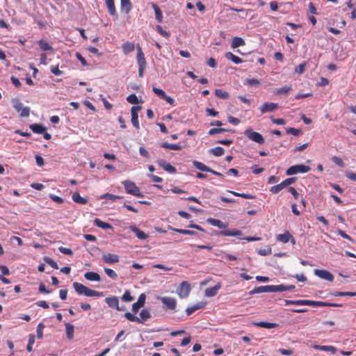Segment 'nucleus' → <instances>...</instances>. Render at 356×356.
<instances>
[{"label":"nucleus","mask_w":356,"mask_h":356,"mask_svg":"<svg viewBox=\"0 0 356 356\" xmlns=\"http://www.w3.org/2000/svg\"><path fill=\"white\" fill-rule=\"evenodd\" d=\"M305 66H306V63H301L300 65H298L296 69H295V72L299 74H302L303 72L305 71Z\"/></svg>","instance_id":"61"},{"label":"nucleus","mask_w":356,"mask_h":356,"mask_svg":"<svg viewBox=\"0 0 356 356\" xmlns=\"http://www.w3.org/2000/svg\"><path fill=\"white\" fill-rule=\"evenodd\" d=\"M13 103V107L17 112L20 113V116L28 117L29 115L30 110L29 107L23 108L22 104L18 99H13L12 100Z\"/></svg>","instance_id":"9"},{"label":"nucleus","mask_w":356,"mask_h":356,"mask_svg":"<svg viewBox=\"0 0 356 356\" xmlns=\"http://www.w3.org/2000/svg\"><path fill=\"white\" fill-rule=\"evenodd\" d=\"M50 71L56 76H60L63 74V71L59 70L58 65L51 66Z\"/></svg>","instance_id":"55"},{"label":"nucleus","mask_w":356,"mask_h":356,"mask_svg":"<svg viewBox=\"0 0 356 356\" xmlns=\"http://www.w3.org/2000/svg\"><path fill=\"white\" fill-rule=\"evenodd\" d=\"M227 192L234 195L235 196L242 197L245 199L253 200V199L256 198L255 195H250V194L238 193H235V192H232V191H228Z\"/></svg>","instance_id":"41"},{"label":"nucleus","mask_w":356,"mask_h":356,"mask_svg":"<svg viewBox=\"0 0 356 356\" xmlns=\"http://www.w3.org/2000/svg\"><path fill=\"white\" fill-rule=\"evenodd\" d=\"M142 109V106H134L131 107V122L134 127L137 129H140V124L138 121V113L139 111Z\"/></svg>","instance_id":"10"},{"label":"nucleus","mask_w":356,"mask_h":356,"mask_svg":"<svg viewBox=\"0 0 356 356\" xmlns=\"http://www.w3.org/2000/svg\"><path fill=\"white\" fill-rule=\"evenodd\" d=\"M38 44H39L40 47L43 51H52L53 50L52 47L45 40H40L38 42Z\"/></svg>","instance_id":"37"},{"label":"nucleus","mask_w":356,"mask_h":356,"mask_svg":"<svg viewBox=\"0 0 356 356\" xmlns=\"http://www.w3.org/2000/svg\"><path fill=\"white\" fill-rule=\"evenodd\" d=\"M152 8L155 12V17L158 22L161 23L163 22V13L160 10L159 7L154 3H151Z\"/></svg>","instance_id":"22"},{"label":"nucleus","mask_w":356,"mask_h":356,"mask_svg":"<svg viewBox=\"0 0 356 356\" xmlns=\"http://www.w3.org/2000/svg\"><path fill=\"white\" fill-rule=\"evenodd\" d=\"M211 152L215 155V156H221L222 155V147H217L211 150Z\"/></svg>","instance_id":"62"},{"label":"nucleus","mask_w":356,"mask_h":356,"mask_svg":"<svg viewBox=\"0 0 356 356\" xmlns=\"http://www.w3.org/2000/svg\"><path fill=\"white\" fill-rule=\"evenodd\" d=\"M44 328V325L42 323H40L37 326V337L38 339H42L43 337V330Z\"/></svg>","instance_id":"51"},{"label":"nucleus","mask_w":356,"mask_h":356,"mask_svg":"<svg viewBox=\"0 0 356 356\" xmlns=\"http://www.w3.org/2000/svg\"><path fill=\"white\" fill-rule=\"evenodd\" d=\"M124 316L126 318H127L129 321L131 322H137L138 323H142V321L139 318L131 314L130 312H126L124 314Z\"/></svg>","instance_id":"38"},{"label":"nucleus","mask_w":356,"mask_h":356,"mask_svg":"<svg viewBox=\"0 0 356 356\" xmlns=\"http://www.w3.org/2000/svg\"><path fill=\"white\" fill-rule=\"evenodd\" d=\"M245 40L242 38L235 37L232 40V48L235 49L240 46L245 45Z\"/></svg>","instance_id":"30"},{"label":"nucleus","mask_w":356,"mask_h":356,"mask_svg":"<svg viewBox=\"0 0 356 356\" xmlns=\"http://www.w3.org/2000/svg\"><path fill=\"white\" fill-rule=\"evenodd\" d=\"M94 224L103 229H113V227L111 224L108 222H103L99 218H95L94 220Z\"/></svg>","instance_id":"24"},{"label":"nucleus","mask_w":356,"mask_h":356,"mask_svg":"<svg viewBox=\"0 0 356 356\" xmlns=\"http://www.w3.org/2000/svg\"><path fill=\"white\" fill-rule=\"evenodd\" d=\"M314 274L316 276L321 277V279H323V280H327L330 282H332L334 280L333 275L330 272H329L326 270L315 269Z\"/></svg>","instance_id":"12"},{"label":"nucleus","mask_w":356,"mask_h":356,"mask_svg":"<svg viewBox=\"0 0 356 356\" xmlns=\"http://www.w3.org/2000/svg\"><path fill=\"white\" fill-rule=\"evenodd\" d=\"M145 298H146L145 294V293H141L139 296L137 302H134L132 305V310H133V312L135 314L138 311V309L140 307L144 306L145 302Z\"/></svg>","instance_id":"15"},{"label":"nucleus","mask_w":356,"mask_h":356,"mask_svg":"<svg viewBox=\"0 0 356 356\" xmlns=\"http://www.w3.org/2000/svg\"><path fill=\"white\" fill-rule=\"evenodd\" d=\"M58 250L64 254H67L69 256H72L73 254V252L70 248L60 246L58 248Z\"/></svg>","instance_id":"57"},{"label":"nucleus","mask_w":356,"mask_h":356,"mask_svg":"<svg viewBox=\"0 0 356 356\" xmlns=\"http://www.w3.org/2000/svg\"><path fill=\"white\" fill-rule=\"evenodd\" d=\"M72 285L76 292L79 295H84L87 297H101L104 295L103 292L91 289L79 282H74Z\"/></svg>","instance_id":"2"},{"label":"nucleus","mask_w":356,"mask_h":356,"mask_svg":"<svg viewBox=\"0 0 356 356\" xmlns=\"http://www.w3.org/2000/svg\"><path fill=\"white\" fill-rule=\"evenodd\" d=\"M102 260L106 264H115L119 261L120 257L118 254L107 253V254H103Z\"/></svg>","instance_id":"14"},{"label":"nucleus","mask_w":356,"mask_h":356,"mask_svg":"<svg viewBox=\"0 0 356 356\" xmlns=\"http://www.w3.org/2000/svg\"><path fill=\"white\" fill-rule=\"evenodd\" d=\"M286 132L287 134H292L293 136H298L302 133V131L301 129L290 127L286 129Z\"/></svg>","instance_id":"49"},{"label":"nucleus","mask_w":356,"mask_h":356,"mask_svg":"<svg viewBox=\"0 0 356 356\" xmlns=\"http://www.w3.org/2000/svg\"><path fill=\"white\" fill-rule=\"evenodd\" d=\"M247 83L250 86H256L259 85V81L256 79H247Z\"/></svg>","instance_id":"64"},{"label":"nucleus","mask_w":356,"mask_h":356,"mask_svg":"<svg viewBox=\"0 0 356 356\" xmlns=\"http://www.w3.org/2000/svg\"><path fill=\"white\" fill-rule=\"evenodd\" d=\"M122 300L124 302H131L134 300V297L129 291H126L122 296Z\"/></svg>","instance_id":"54"},{"label":"nucleus","mask_w":356,"mask_h":356,"mask_svg":"<svg viewBox=\"0 0 356 356\" xmlns=\"http://www.w3.org/2000/svg\"><path fill=\"white\" fill-rule=\"evenodd\" d=\"M332 161H333L334 163H336L337 165H339V166H340V167H341V168L344 167V165H345V164H344V163H343V160H342L341 158H339V157H337V156H333V157L332 158Z\"/></svg>","instance_id":"60"},{"label":"nucleus","mask_w":356,"mask_h":356,"mask_svg":"<svg viewBox=\"0 0 356 356\" xmlns=\"http://www.w3.org/2000/svg\"><path fill=\"white\" fill-rule=\"evenodd\" d=\"M291 86H284L283 88L277 89L276 94L277 95H283L284 96H286L288 92L291 90Z\"/></svg>","instance_id":"48"},{"label":"nucleus","mask_w":356,"mask_h":356,"mask_svg":"<svg viewBox=\"0 0 356 356\" xmlns=\"http://www.w3.org/2000/svg\"><path fill=\"white\" fill-rule=\"evenodd\" d=\"M34 342H35V336L33 334H30L29 337V342H28V344L26 346V350L29 352L32 351V350H33L32 346L34 343Z\"/></svg>","instance_id":"52"},{"label":"nucleus","mask_w":356,"mask_h":356,"mask_svg":"<svg viewBox=\"0 0 356 356\" xmlns=\"http://www.w3.org/2000/svg\"><path fill=\"white\" fill-rule=\"evenodd\" d=\"M207 222H208V223H209L210 225H211L213 226H216V227H220V228L222 227V222L220 220H218V219H214V218H209L207 219Z\"/></svg>","instance_id":"45"},{"label":"nucleus","mask_w":356,"mask_h":356,"mask_svg":"<svg viewBox=\"0 0 356 356\" xmlns=\"http://www.w3.org/2000/svg\"><path fill=\"white\" fill-rule=\"evenodd\" d=\"M106 304L111 308L116 309L117 310H121L119 307V300L116 296L107 297L105 299Z\"/></svg>","instance_id":"17"},{"label":"nucleus","mask_w":356,"mask_h":356,"mask_svg":"<svg viewBox=\"0 0 356 356\" xmlns=\"http://www.w3.org/2000/svg\"><path fill=\"white\" fill-rule=\"evenodd\" d=\"M253 325L257 327H264L268 329L275 328L278 326V324L277 323H268V322H258V323H253Z\"/></svg>","instance_id":"26"},{"label":"nucleus","mask_w":356,"mask_h":356,"mask_svg":"<svg viewBox=\"0 0 356 356\" xmlns=\"http://www.w3.org/2000/svg\"><path fill=\"white\" fill-rule=\"evenodd\" d=\"M161 147L165 148V149H172V150H181L182 148L181 146L179 145L170 144V143H168L166 142L162 143L161 144Z\"/></svg>","instance_id":"31"},{"label":"nucleus","mask_w":356,"mask_h":356,"mask_svg":"<svg viewBox=\"0 0 356 356\" xmlns=\"http://www.w3.org/2000/svg\"><path fill=\"white\" fill-rule=\"evenodd\" d=\"M156 163L161 168L169 173H175L177 172L176 168L165 160L159 159Z\"/></svg>","instance_id":"13"},{"label":"nucleus","mask_w":356,"mask_h":356,"mask_svg":"<svg viewBox=\"0 0 356 356\" xmlns=\"http://www.w3.org/2000/svg\"><path fill=\"white\" fill-rule=\"evenodd\" d=\"M49 197L56 203L63 204L64 202V200L62 197L57 196L56 195L50 194Z\"/></svg>","instance_id":"59"},{"label":"nucleus","mask_w":356,"mask_h":356,"mask_svg":"<svg viewBox=\"0 0 356 356\" xmlns=\"http://www.w3.org/2000/svg\"><path fill=\"white\" fill-rule=\"evenodd\" d=\"M193 165L198 170L202 171L211 172L213 173H216L214 171H212L209 168L205 165L204 163L195 161L193 162Z\"/></svg>","instance_id":"32"},{"label":"nucleus","mask_w":356,"mask_h":356,"mask_svg":"<svg viewBox=\"0 0 356 356\" xmlns=\"http://www.w3.org/2000/svg\"><path fill=\"white\" fill-rule=\"evenodd\" d=\"M206 303L204 302H199L193 306L188 307L186 309V313L187 316L191 315L193 312L197 311V309H202L205 307Z\"/></svg>","instance_id":"19"},{"label":"nucleus","mask_w":356,"mask_h":356,"mask_svg":"<svg viewBox=\"0 0 356 356\" xmlns=\"http://www.w3.org/2000/svg\"><path fill=\"white\" fill-rule=\"evenodd\" d=\"M220 285H216L213 287L208 288L205 291V295L207 297H212L217 293L218 290L220 289Z\"/></svg>","instance_id":"33"},{"label":"nucleus","mask_w":356,"mask_h":356,"mask_svg":"<svg viewBox=\"0 0 356 356\" xmlns=\"http://www.w3.org/2000/svg\"><path fill=\"white\" fill-rule=\"evenodd\" d=\"M156 29L157 31L163 37L167 38L170 37V33L168 31H165L161 26L157 25L156 26Z\"/></svg>","instance_id":"56"},{"label":"nucleus","mask_w":356,"mask_h":356,"mask_svg":"<svg viewBox=\"0 0 356 356\" xmlns=\"http://www.w3.org/2000/svg\"><path fill=\"white\" fill-rule=\"evenodd\" d=\"M296 179H297V177H295L287 178L285 180H284L282 182H281V184L283 186V188H285V187L289 186L291 184H293L296 181Z\"/></svg>","instance_id":"50"},{"label":"nucleus","mask_w":356,"mask_h":356,"mask_svg":"<svg viewBox=\"0 0 356 356\" xmlns=\"http://www.w3.org/2000/svg\"><path fill=\"white\" fill-rule=\"evenodd\" d=\"M30 129L35 134H41L46 131V127L40 124H32Z\"/></svg>","instance_id":"23"},{"label":"nucleus","mask_w":356,"mask_h":356,"mask_svg":"<svg viewBox=\"0 0 356 356\" xmlns=\"http://www.w3.org/2000/svg\"><path fill=\"white\" fill-rule=\"evenodd\" d=\"M285 305H308V306H319V307H341V304L331 303L322 301H314L310 300H284Z\"/></svg>","instance_id":"1"},{"label":"nucleus","mask_w":356,"mask_h":356,"mask_svg":"<svg viewBox=\"0 0 356 356\" xmlns=\"http://www.w3.org/2000/svg\"><path fill=\"white\" fill-rule=\"evenodd\" d=\"M129 229L136 234L138 238L145 240L148 238V234L136 227V226H131Z\"/></svg>","instance_id":"20"},{"label":"nucleus","mask_w":356,"mask_h":356,"mask_svg":"<svg viewBox=\"0 0 356 356\" xmlns=\"http://www.w3.org/2000/svg\"><path fill=\"white\" fill-rule=\"evenodd\" d=\"M242 232L238 229H233V230H224V236H241Z\"/></svg>","instance_id":"43"},{"label":"nucleus","mask_w":356,"mask_h":356,"mask_svg":"<svg viewBox=\"0 0 356 356\" xmlns=\"http://www.w3.org/2000/svg\"><path fill=\"white\" fill-rule=\"evenodd\" d=\"M84 277L88 281L99 282L101 277L99 275L95 272H86L84 274Z\"/></svg>","instance_id":"21"},{"label":"nucleus","mask_w":356,"mask_h":356,"mask_svg":"<svg viewBox=\"0 0 356 356\" xmlns=\"http://www.w3.org/2000/svg\"><path fill=\"white\" fill-rule=\"evenodd\" d=\"M76 58L81 63L83 66H86L88 65L86 60L82 56V55L80 53H76Z\"/></svg>","instance_id":"63"},{"label":"nucleus","mask_w":356,"mask_h":356,"mask_svg":"<svg viewBox=\"0 0 356 356\" xmlns=\"http://www.w3.org/2000/svg\"><path fill=\"white\" fill-rule=\"evenodd\" d=\"M310 167L305 165H296L291 166L286 170V174L287 175H296L299 172L305 173L310 170Z\"/></svg>","instance_id":"7"},{"label":"nucleus","mask_w":356,"mask_h":356,"mask_svg":"<svg viewBox=\"0 0 356 356\" xmlns=\"http://www.w3.org/2000/svg\"><path fill=\"white\" fill-rule=\"evenodd\" d=\"M44 261L54 269L58 268V266L57 263L53 259H51L50 257H45L44 258Z\"/></svg>","instance_id":"44"},{"label":"nucleus","mask_w":356,"mask_h":356,"mask_svg":"<svg viewBox=\"0 0 356 356\" xmlns=\"http://www.w3.org/2000/svg\"><path fill=\"white\" fill-rule=\"evenodd\" d=\"M277 108L278 104L276 103L266 102L261 106L260 110L262 113H265L267 112L274 111Z\"/></svg>","instance_id":"16"},{"label":"nucleus","mask_w":356,"mask_h":356,"mask_svg":"<svg viewBox=\"0 0 356 356\" xmlns=\"http://www.w3.org/2000/svg\"><path fill=\"white\" fill-rule=\"evenodd\" d=\"M245 134L250 140L252 141H254L259 144L264 143V139L262 135L258 132L253 131L250 128L246 129Z\"/></svg>","instance_id":"8"},{"label":"nucleus","mask_w":356,"mask_h":356,"mask_svg":"<svg viewBox=\"0 0 356 356\" xmlns=\"http://www.w3.org/2000/svg\"><path fill=\"white\" fill-rule=\"evenodd\" d=\"M291 238V235L289 232H285L284 234H278L277 236V240L284 243H288Z\"/></svg>","instance_id":"28"},{"label":"nucleus","mask_w":356,"mask_h":356,"mask_svg":"<svg viewBox=\"0 0 356 356\" xmlns=\"http://www.w3.org/2000/svg\"><path fill=\"white\" fill-rule=\"evenodd\" d=\"M136 49H137L136 60H137V63L138 65V76L142 78V77H143V73H144V70L146 68L147 63H146V60L145 58V55L143 52L142 48L140 47V46L139 44L137 45Z\"/></svg>","instance_id":"3"},{"label":"nucleus","mask_w":356,"mask_h":356,"mask_svg":"<svg viewBox=\"0 0 356 356\" xmlns=\"http://www.w3.org/2000/svg\"><path fill=\"white\" fill-rule=\"evenodd\" d=\"M271 292H277L276 286L274 285H267V286H261L254 288L253 290L250 291V295H253L255 293H271Z\"/></svg>","instance_id":"11"},{"label":"nucleus","mask_w":356,"mask_h":356,"mask_svg":"<svg viewBox=\"0 0 356 356\" xmlns=\"http://www.w3.org/2000/svg\"><path fill=\"white\" fill-rule=\"evenodd\" d=\"M157 299L160 300L163 304V308L165 310H170L172 312H176L177 302L175 298L172 297H158Z\"/></svg>","instance_id":"5"},{"label":"nucleus","mask_w":356,"mask_h":356,"mask_svg":"<svg viewBox=\"0 0 356 356\" xmlns=\"http://www.w3.org/2000/svg\"><path fill=\"white\" fill-rule=\"evenodd\" d=\"M122 184L127 193L139 197L144 196V195L140 192V188L138 187L134 182L129 180H125L123 181Z\"/></svg>","instance_id":"4"},{"label":"nucleus","mask_w":356,"mask_h":356,"mask_svg":"<svg viewBox=\"0 0 356 356\" xmlns=\"http://www.w3.org/2000/svg\"><path fill=\"white\" fill-rule=\"evenodd\" d=\"M135 46L134 44L129 42H126L122 44V49L123 50L124 54H128L132 52L134 50Z\"/></svg>","instance_id":"25"},{"label":"nucleus","mask_w":356,"mask_h":356,"mask_svg":"<svg viewBox=\"0 0 356 356\" xmlns=\"http://www.w3.org/2000/svg\"><path fill=\"white\" fill-rule=\"evenodd\" d=\"M276 288H277V292H280V291H284L292 290V289H295V286L294 285H283V284H281V285L276 286Z\"/></svg>","instance_id":"42"},{"label":"nucleus","mask_w":356,"mask_h":356,"mask_svg":"<svg viewBox=\"0 0 356 356\" xmlns=\"http://www.w3.org/2000/svg\"><path fill=\"white\" fill-rule=\"evenodd\" d=\"M140 319L142 321V323L147 321L148 318L151 317L150 312L147 309H143L140 312Z\"/></svg>","instance_id":"40"},{"label":"nucleus","mask_w":356,"mask_h":356,"mask_svg":"<svg viewBox=\"0 0 356 356\" xmlns=\"http://www.w3.org/2000/svg\"><path fill=\"white\" fill-rule=\"evenodd\" d=\"M315 348L321 350L330 351L332 354L336 353L337 350L335 347L332 346H316Z\"/></svg>","instance_id":"36"},{"label":"nucleus","mask_w":356,"mask_h":356,"mask_svg":"<svg viewBox=\"0 0 356 356\" xmlns=\"http://www.w3.org/2000/svg\"><path fill=\"white\" fill-rule=\"evenodd\" d=\"M225 56L226 58L231 60L232 62H234L236 64H239L243 62V60L240 58L238 56H235L232 52H227L225 54Z\"/></svg>","instance_id":"29"},{"label":"nucleus","mask_w":356,"mask_h":356,"mask_svg":"<svg viewBox=\"0 0 356 356\" xmlns=\"http://www.w3.org/2000/svg\"><path fill=\"white\" fill-rule=\"evenodd\" d=\"M152 90L159 97H160L162 99H163L166 95L163 90L156 87H153Z\"/></svg>","instance_id":"53"},{"label":"nucleus","mask_w":356,"mask_h":356,"mask_svg":"<svg viewBox=\"0 0 356 356\" xmlns=\"http://www.w3.org/2000/svg\"><path fill=\"white\" fill-rule=\"evenodd\" d=\"M121 198L122 197L120 196L115 195L111 194V193H105L101 196V199L109 200L113 202H114L117 200L121 199Z\"/></svg>","instance_id":"39"},{"label":"nucleus","mask_w":356,"mask_h":356,"mask_svg":"<svg viewBox=\"0 0 356 356\" xmlns=\"http://www.w3.org/2000/svg\"><path fill=\"white\" fill-rule=\"evenodd\" d=\"M105 3L108 9V13L115 17V19L118 18V14L115 10L114 0H105Z\"/></svg>","instance_id":"18"},{"label":"nucleus","mask_w":356,"mask_h":356,"mask_svg":"<svg viewBox=\"0 0 356 356\" xmlns=\"http://www.w3.org/2000/svg\"><path fill=\"white\" fill-rule=\"evenodd\" d=\"M65 330L67 339H72L74 337V326L70 323H66Z\"/></svg>","instance_id":"35"},{"label":"nucleus","mask_w":356,"mask_h":356,"mask_svg":"<svg viewBox=\"0 0 356 356\" xmlns=\"http://www.w3.org/2000/svg\"><path fill=\"white\" fill-rule=\"evenodd\" d=\"M104 272L108 277L113 280H115L118 277L117 273L112 269L108 268H104Z\"/></svg>","instance_id":"46"},{"label":"nucleus","mask_w":356,"mask_h":356,"mask_svg":"<svg viewBox=\"0 0 356 356\" xmlns=\"http://www.w3.org/2000/svg\"><path fill=\"white\" fill-rule=\"evenodd\" d=\"M72 198L74 202H75L76 203H79V204H86L88 203L87 199H86L85 197H81L78 192L74 193L73 195H72Z\"/></svg>","instance_id":"27"},{"label":"nucleus","mask_w":356,"mask_h":356,"mask_svg":"<svg viewBox=\"0 0 356 356\" xmlns=\"http://www.w3.org/2000/svg\"><path fill=\"white\" fill-rule=\"evenodd\" d=\"M284 188H283V186L282 185V184L280 183V184H277L276 186H273L270 188V191L271 193H273V194H276L277 193H279L281 190H282Z\"/></svg>","instance_id":"58"},{"label":"nucleus","mask_w":356,"mask_h":356,"mask_svg":"<svg viewBox=\"0 0 356 356\" xmlns=\"http://www.w3.org/2000/svg\"><path fill=\"white\" fill-rule=\"evenodd\" d=\"M121 9L125 10L126 13H128L131 8V3L130 0H120Z\"/></svg>","instance_id":"34"},{"label":"nucleus","mask_w":356,"mask_h":356,"mask_svg":"<svg viewBox=\"0 0 356 356\" xmlns=\"http://www.w3.org/2000/svg\"><path fill=\"white\" fill-rule=\"evenodd\" d=\"M127 101L131 104H137L139 101L136 94H131L127 97Z\"/></svg>","instance_id":"47"},{"label":"nucleus","mask_w":356,"mask_h":356,"mask_svg":"<svg viewBox=\"0 0 356 356\" xmlns=\"http://www.w3.org/2000/svg\"><path fill=\"white\" fill-rule=\"evenodd\" d=\"M191 286L186 281L181 282L176 289V293L181 299L187 298L191 293Z\"/></svg>","instance_id":"6"}]
</instances>
